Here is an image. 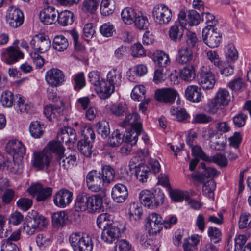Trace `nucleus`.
<instances>
[{"mask_svg": "<svg viewBox=\"0 0 251 251\" xmlns=\"http://www.w3.org/2000/svg\"><path fill=\"white\" fill-rule=\"evenodd\" d=\"M152 13L155 22L161 25L168 24L172 18L171 9L163 4H158L154 6Z\"/></svg>", "mask_w": 251, "mask_h": 251, "instance_id": "4", "label": "nucleus"}, {"mask_svg": "<svg viewBox=\"0 0 251 251\" xmlns=\"http://www.w3.org/2000/svg\"><path fill=\"white\" fill-rule=\"evenodd\" d=\"M133 22L135 25L139 29H146L149 25V22L147 18L143 16L141 13H138Z\"/></svg>", "mask_w": 251, "mask_h": 251, "instance_id": "58", "label": "nucleus"}, {"mask_svg": "<svg viewBox=\"0 0 251 251\" xmlns=\"http://www.w3.org/2000/svg\"><path fill=\"white\" fill-rule=\"evenodd\" d=\"M120 235L121 231L118 224L114 223L103 229L101 239L104 242L111 244L116 241Z\"/></svg>", "mask_w": 251, "mask_h": 251, "instance_id": "13", "label": "nucleus"}, {"mask_svg": "<svg viewBox=\"0 0 251 251\" xmlns=\"http://www.w3.org/2000/svg\"><path fill=\"white\" fill-rule=\"evenodd\" d=\"M123 141V135L120 133L119 129H116L109 137L108 143L110 146L115 147L119 146Z\"/></svg>", "mask_w": 251, "mask_h": 251, "instance_id": "53", "label": "nucleus"}, {"mask_svg": "<svg viewBox=\"0 0 251 251\" xmlns=\"http://www.w3.org/2000/svg\"><path fill=\"white\" fill-rule=\"evenodd\" d=\"M137 14L134 9L129 7L124 8L121 13L122 19L126 24L133 22Z\"/></svg>", "mask_w": 251, "mask_h": 251, "instance_id": "38", "label": "nucleus"}, {"mask_svg": "<svg viewBox=\"0 0 251 251\" xmlns=\"http://www.w3.org/2000/svg\"><path fill=\"white\" fill-rule=\"evenodd\" d=\"M54 7L48 6L44 8L40 13L39 18L40 21L44 25H51L56 20V13Z\"/></svg>", "mask_w": 251, "mask_h": 251, "instance_id": "20", "label": "nucleus"}, {"mask_svg": "<svg viewBox=\"0 0 251 251\" xmlns=\"http://www.w3.org/2000/svg\"><path fill=\"white\" fill-rule=\"evenodd\" d=\"M110 110L113 114L118 116H121L127 112L128 107L125 103H119L112 105Z\"/></svg>", "mask_w": 251, "mask_h": 251, "instance_id": "55", "label": "nucleus"}, {"mask_svg": "<svg viewBox=\"0 0 251 251\" xmlns=\"http://www.w3.org/2000/svg\"><path fill=\"white\" fill-rule=\"evenodd\" d=\"M186 99L194 103H198L201 100L202 96L200 88L196 85H190L185 90Z\"/></svg>", "mask_w": 251, "mask_h": 251, "instance_id": "21", "label": "nucleus"}, {"mask_svg": "<svg viewBox=\"0 0 251 251\" xmlns=\"http://www.w3.org/2000/svg\"><path fill=\"white\" fill-rule=\"evenodd\" d=\"M202 20L205 21L207 25L204 28H207L209 29H212L214 28V26L218 23V21L215 20V16L209 13L205 12L203 13L202 15Z\"/></svg>", "mask_w": 251, "mask_h": 251, "instance_id": "60", "label": "nucleus"}, {"mask_svg": "<svg viewBox=\"0 0 251 251\" xmlns=\"http://www.w3.org/2000/svg\"><path fill=\"white\" fill-rule=\"evenodd\" d=\"M92 143L88 142L86 140H80L78 143V150L86 157L90 156L92 154Z\"/></svg>", "mask_w": 251, "mask_h": 251, "instance_id": "52", "label": "nucleus"}, {"mask_svg": "<svg viewBox=\"0 0 251 251\" xmlns=\"http://www.w3.org/2000/svg\"><path fill=\"white\" fill-rule=\"evenodd\" d=\"M45 80L47 84L52 87L61 86L65 81L63 72L57 68L49 70L46 73Z\"/></svg>", "mask_w": 251, "mask_h": 251, "instance_id": "10", "label": "nucleus"}, {"mask_svg": "<svg viewBox=\"0 0 251 251\" xmlns=\"http://www.w3.org/2000/svg\"><path fill=\"white\" fill-rule=\"evenodd\" d=\"M95 89L99 97L102 99L109 98L115 90L114 87L107 80L102 79Z\"/></svg>", "mask_w": 251, "mask_h": 251, "instance_id": "19", "label": "nucleus"}, {"mask_svg": "<svg viewBox=\"0 0 251 251\" xmlns=\"http://www.w3.org/2000/svg\"><path fill=\"white\" fill-rule=\"evenodd\" d=\"M200 16L195 10H190L187 14L186 24L190 26L196 25L199 23Z\"/></svg>", "mask_w": 251, "mask_h": 251, "instance_id": "62", "label": "nucleus"}, {"mask_svg": "<svg viewBox=\"0 0 251 251\" xmlns=\"http://www.w3.org/2000/svg\"><path fill=\"white\" fill-rule=\"evenodd\" d=\"M115 174V171L111 166L109 165L103 166L101 172H100L101 181L104 183H110L114 179Z\"/></svg>", "mask_w": 251, "mask_h": 251, "instance_id": "29", "label": "nucleus"}, {"mask_svg": "<svg viewBox=\"0 0 251 251\" xmlns=\"http://www.w3.org/2000/svg\"><path fill=\"white\" fill-rule=\"evenodd\" d=\"M198 81L203 89H212L215 84V79L213 74L205 67H202L198 75Z\"/></svg>", "mask_w": 251, "mask_h": 251, "instance_id": "6", "label": "nucleus"}, {"mask_svg": "<svg viewBox=\"0 0 251 251\" xmlns=\"http://www.w3.org/2000/svg\"><path fill=\"white\" fill-rule=\"evenodd\" d=\"M103 204L102 198L100 195L89 196L88 198V212L94 213L99 211Z\"/></svg>", "mask_w": 251, "mask_h": 251, "instance_id": "24", "label": "nucleus"}, {"mask_svg": "<svg viewBox=\"0 0 251 251\" xmlns=\"http://www.w3.org/2000/svg\"><path fill=\"white\" fill-rule=\"evenodd\" d=\"M6 152L12 155L13 159L19 156L22 157L25 153V148L21 141L11 140L9 141L5 147Z\"/></svg>", "mask_w": 251, "mask_h": 251, "instance_id": "16", "label": "nucleus"}, {"mask_svg": "<svg viewBox=\"0 0 251 251\" xmlns=\"http://www.w3.org/2000/svg\"><path fill=\"white\" fill-rule=\"evenodd\" d=\"M85 193L79 194L76 199L75 207L77 211H87L88 212V198Z\"/></svg>", "mask_w": 251, "mask_h": 251, "instance_id": "28", "label": "nucleus"}, {"mask_svg": "<svg viewBox=\"0 0 251 251\" xmlns=\"http://www.w3.org/2000/svg\"><path fill=\"white\" fill-rule=\"evenodd\" d=\"M136 178L142 183L146 182L151 175V169L150 167L141 164L135 168Z\"/></svg>", "mask_w": 251, "mask_h": 251, "instance_id": "22", "label": "nucleus"}, {"mask_svg": "<svg viewBox=\"0 0 251 251\" xmlns=\"http://www.w3.org/2000/svg\"><path fill=\"white\" fill-rule=\"evenodd\" d=\"M81 132L82 136L83 137V139L81 140H86L88 142H94L95 135L94 131L90 126H84L81 129Z\"/></svg>", "mask_w": 251, "mask_h": 251, "instance_id": "56", "label": "nucleus"}, {"mask_svg": "<svg viewBox=\"0 0 251 251\" xmlns=\"http://www.w3.org/2000/svg\"><path fill=\"white\" fill-rule=\"evenodd\" d=\"M31 135L35 138H40L43 134V127L38 121L32 122L29 126Z\"/></svg>", "mask_w": 251, "mask_h": 251, "instance_id": "49", "label": "nucleus"}, {"mask_svg": "<svg viewBox=\"0 0 251 251\" xmlns=\"http://www.w3.org/2000/svg\"><path fill=\"white\" fill-rule=\"evenodd\" d=\"M170 112L171 115L176 117L179 122H183L189 118V114L186 112L184 108L178 109L177 108L172 107Z\"/></svg>", "mask_w": 251, "mask_h": 251, "instance_id": "47", "label": "nucleus"}, {"mask_svg": "<svg viewBox=\"0 0 251 251\" xmlns=\"http://www.w3.org/2000/svg\"><path fill=\"white\" fill-rule=\"evenodd\" d=\"M120 125L122 127L128 126L129 128L138 129H142V124L140 121L139 115L136 112L127 115L125 120L121 122Z\"/></svg>", "mask_w": 251, "mask_h": 251, "instance_id": "18", "label": "nucleus"}, {"mask_svg": "<svg viewBox=\"0 0 251 251\" xmlns=\"http://www.w3.org/2000/svg\"><path fill=\"white\" fill-rule=\"evenodd\" d=\"M53 159L52 153L45 148L42 151L35 152L31 160L32 166L38 170L48 169Z\"/></svg>", "mask_w": 251, "mask_h": 251, "instance_id": "3", "label": "nucleus"}, {"mask_svg": "<svg viewBox=\"0 0 251 251\" xmlns=\"http://www.w3.org/2000/svg\"><path fill=\"white\" fill-rule=\"evenodd\" d=\"M216 183L213 180H210L205 183L202 187V192L204 195L209 198L214 197L213 191L216 189Z\"/></svg>", "mask_w": 251, "mask_h": 251, "instance_id": "57", "label": "nucleus"}, {"mask_svg": "<svg viewBox=\"0 0 251 251\" xmlns=\"http://www.w3.org/2000/svg\"><path fill=\"white\" fill-rule=\"evenodd\" d=\"M97 133L103 138H106L110 134V128L108 123L106 121H101L96 125Z\"/></svg>", "mask_w": 251, "mask_h": 251, "instance_id": "51", "label": "nucleus"}, {"mask_svg": "<svg viewBox=\"0 0 251 251\" xmlns=\"http://www.w3.org/2000/svg\"><path fill=\"white\" fill-rule=\"evenodd\" d=\"M152 197H154L153 192L148 190H144L140 193L139 198L141 203L147 207L151 204L150 201L151 199H152Z\"/></svg>", "mask_w": 251, "mask_h": 251, "instance_id": "63", "label": "nucleus"}, {"mask_svg": "<svg viewBox=\"0 0 251 251\" xmlns=\"http://www.w3.org/2000/svg\"><path fill=\"white\" fill-rule=\"evenodd\" d=\"M57 161L60 166H62L65 169H68L74 166L76 161V157L75 154H71L67 156L66 154L64 153Z\"/></svg>", "mask_w": 251, "mask_h": 251, "instance_id": "33", "label": "nucleus"}, {"mask_svg": "<svg viewBox=\"0 0 251 251\" xmlns=\"http://www.w3.org/2000/svg\"><path fill=\"white\" fill-rule=\"evenodd\" d=\"M219 172L213 168H207L204 170L203 173L201 174H192V177L193 179L199 181L201 183H203V177L206 178H213L217 176Z\"/></svg>", "mask_w": 251, "mask_h": 251, "instance_id": "30", "label": "nucleus"}, {"mask_svg": "<svg viewBox=\"0 0 251 251\" xmlns=\"http://www.w3.org/2000/svg\"><path fill=\"white\" fill-rule=\"evenodd\" d=\"M17 110L21 113H30L33 108L31 104H28L25 102V99L20 95H16Z\"/></svg>", "mask_w": 251, "mask_h": 251, "instance_id": "44", "label": "nucleus"}, {"mask_svg": "<svg viewBox=\"0 0 251 251\" xmlns=\"http://www.w3.org/2000/svg\"><path fill=\"white\" fill-rule=\"evenodd\" d=\"M131 54L134 57H142L146 55V50L140 43H135L131 47Z\"/></svg>", "mask_w": 251, "mask_h": 251, "instance_id": "64", "label": "nucleus"}, {"mask_svg": "<svg viewBox=\"0 0 251 251\" xmlns=\"http://www.w3.org/2000/svg\"><path fill=\"white\" fill-rule=\"evenodd\" d=\"M153 195L154 197H152V199H151L150 201L151 204L147 206L149 208L154 209L157 208L162 204L164 202V195L162 192L155 191L153 193Z\"/></svg>", "mask_w": 251, "mask_h": 251, "instance_id": "45", "label": "nucleus"}, {"mask_svg": "<svg viewBox=\"0 0 251 251\" xmlns=\"http://www.w3.org/2000/svg\"><path fill=\"white\" fill-rule=\"evenodd\" d=\"M238 226L240 229L251 227V215L249 213H242L240 216Z\"/></svg>", "mask_w": 251, "mask_h": 251, "instance_id": "61", "label": "nucleus"}, {"mask_svg": "<svg viewBox=\"0 0 251 251\" xmlns=\"http://www.w3.org/2000/svg\"><path fill=\"white\" fill-rule=\"evenodd\" d=\"M69 242L74 251H92V240L88 235L81 236L80 233H73L69 237Z\"/></svg>", "mask_w": 251, "mask_h": 251, "instance_id": "2", "label": "nucleus"}, {"mask_svg": "<svg viewBox=\"0 0 251 251\" xmlns=\"http://www.w3.org/2000/svg\"><path fill=\"white\" fill-rule=\"evenodd\" d=\"M111 195L114 201L118 203L124 202L128 196L126 187L122 184H116L112 189Z\"/></svg>", "mask_w": 251, "mask_h": 251, "instance_id": "17", "label": "nucleus"}, {"mask_svg": "<svg viewBox=\"0 0 251 251\" xmlns=\"http://www.w3.org/2000/svg\"><path fill=\"white\" fill-rule=\"evenodd\" d=\"M24 57V54L18 46H9L1 54V60L8 65L14 64Z\"/></svg>", "mask_w": 251, "mask_h": 251, "instance_id": "5", "label": "nucleus"}, {"mask_svg": "<svg viewBox=\"0 0 251 251\" xmlns=\"http://www.w3.org/2000/svg\"><path fill=\"white\" fill-rule=\"evenodd\" d=\"M145 88L143 85L136 86L132 91L131 97L134 100L142 101L145 98Z\"/></svg>", "mask_w": 251, "mask_h": 251, "instance_id": "50", "label": "nucleus"}, {"mask_svg": "<svg viewBox=\"0 0 251 251\" xmlns=\"http://www.w3.org/2000/svg\"><path fill=\"white\" fill-rule=\"evenodd\" d=\"M48 145L50 149L49 151H50L51 153L52 152L55 154L56 160L59 158L60 159L62 155H63L65 151V148L62 146L61 142L59 141H53L49 143Z\"/></svg>", "mask_w": 251, "mask_h": 251, "instance_id": "40", "label": "nucleus"}, {"mask_svg": "<svg viewBox=\"0 0 251 251\" xmlns=\"http://www.w3.org/2000/svg\"><path fill=\"white\" fill-rule=\"evenodd\" d=\"M200 242V236L194 234L184 240L182 245L184 251H196Z\"/></svg>", "mask_w": 251, "mask_h": 251, "instance_id": "26", "label": "nucleus"}, {"mask_svg": "<svg viewBox=\"0 0 251 251\" xmlns=\"http://www.w3.org/2000/svg\"><path fill=\"white\" fill-rule=\"evenodd\" d=\"M73 200V193L66 189L59 190L54 196L53 202L55 205L60 208L68 205Z\"/></svg>", "mask_w": 251, "mask_h": 251, "instance_id": "15", "label": "nucleus"}, {"mask_svg": "<svg viewBox=\"0 0 251 251\" xmlns=\"http://www.w3.org/2000/svg\"><path fill=\"white\" fill-rule=\"evenodd\" d=\"M68 219L67 215L64 211L54 213L52 216V225L55 227L63 226Z\"/></svg>", "mask_w": 251, "mask_h": 251, "instance_id": "39", "label": "nucleus"}, {"mask_svg": "<svg viewBox=\"0 0 251 251\" xmlns=\"http://www.w3.org/2000/svg\"><path fill=\"white\" fill-rule=\"evenodd\" d=\"M163 220L161 216L156 213L149 215L146 223V228L150 234L156 235L162 229Z\"/></svg>", "mask_w": 251, "mask_h": 251, "instance_id": "8", "label": "nucleus"}, {"mask_svg": "<svg viewBox=\"0 0 251 251\" xmlns=\"http://www.w3.org/2000/svg\"><path fill=\"white\" fill-rule=\"evenodd\" d=\"M143 213L142 208L139 206L137 203L132 202L130 204L129 208V214L130 218L135 220L140 219Z\"/></svg>", "mask_w": 251, "mask_h": 251, "instance_id": "54", "label": "nucleus"}, {"mask_svg": "<svg viewBox=\"0 0 251 251\" xmlns=\"http://www.w3.org/2000/svg\"><path fill=\"white\" fill-rule=\"evenodd\" d=\"M69 46L68 39L63 35L55 36L53 41L54 49L58 51H63Z\"/></svg>", "mask_w": 251, "mask_h": 251, "instance_id": "36", "label": "nucleus"}, {"mask_svg": "<svg viewBox=\"0 0 251 251\" xmlns=\"http://www.w3.org/2000/svg\"><path fill=\"white\" fill-rule=\"evenodd\" d=\"M30 44L34 51L40 53L46 52L51 46L50 41L43 34L35 35L31 40Z\"/></svg>", "mask_w": 251, "mask_h": 251, "instance_id": "9", "label": "nucleus"}, {"mask_svg": "<svg viewBox=\"0 0 251 251\" xmlns=\"http://www.w3.org/2000/svg\"><path fill=\"white\" fill-rule=\"evenodd\" d=\"M153 57L155 62L161 67H165L170 63L168 55L163 51L157 50Z\"/></svg>", "mask_w": 251, "mask_h": 251, "instance_id": "41", "label": "nucleus"}, {"mask_svg": "<svg viewBox=\"0 0 251 251\" xmlns=\"http://www.w3.org/2000/svg\"><path fill=\"white\" fill-rule=\"evenodd\" d=\"M6 20L11 27L18 28L23 23L24 20L23 13L19 8L11 6L7 11Z\"/></svg>", "mask_w": 251, "mask_h": 251, "instance_id": "7", "label": "nucleus"}, {"mask_svg": "<svg viewBox=\"0 0 251 251\" xmlns=\"http://www.w3.org/2000/svg\"><path fill=\"white\" fill-rule=\"evenodd\" d=\"M115 9V2L113 0H102L100 6V13L103 16L112 14Z\"/></svg>", "mask_w": 251, "mask_h": 251, "instance_id": "35", "label": "nucleus"}, {"mask_svg": "<svg viewBox=\"0 0 251 251\" xmlns=\"http://www.w3.org/2000/svg\"><path fill=\"white\" fill-rule=\"evenodd\" d=\"M44 113L49 121H54L62 114L63 110L58 106L49 105L45 107Z\"/></svg>", "mask_w": 251, "mask_h": 251, "instance_id": "25", "label": "nucleus"}, {"mask_svg": "<svg viewBox=\"0 0 251 251\" xmlns=\"http://www.w3.org/2000/svg\"><path fill=\"white\" fill-rule=\"evenodd\" d=\"M231 97L229 92L225 89H220L217 92L215 99L222 105H226L231 100Z\"/></svg>", "mask_w": 251, "mask_h": 251, "instance_id": "42", "label": "nucleus"}, {"mask_svg": "<svg viewBox=\"0 0 251 251\" xmlns=\"http://www.w3.org/2000/svg\"><path fill=\"white\" fill-rule=\"evenodd\" d=\"M142 129L129 128L126 129V132L123 135L125 142L131 145H135L138 140V137L141 133Z\"/></svg>", "mask_w": 251, "mask_h": 251, "instance_id": "27", "label": "nucleus"}, {"mask_svg": "<svg viewBox=\"0 0 251 251\" xmlns=\"http://www.w3.org/2000/svg\"><path fill=\"white\" fill-rule=\"evenodd\" d=\"M17 100L16 95L9 91L3 92L0 97V102L2 105L5 107H11L13 105L14 101Z\"/></svg>", "mask_w": 251, "mask_h": 251, "instance_id": "37", "label": "nucleus"}, {"mask_svg": "<svg viewBox=\"0 0 251 251\" xmlns=\"http://www.w3.org/2000/svg\"><path fill=\"white\" fill-rule=\"evenodd\" d=\"M178 96L177 92L170 88L158 89L155 94L157 101L169 104L173 103Z\"/></svg>", "mask_w": 251, "mask_h": 251, "instance_id": "14", "label": "nucleus"}, {"mask_svg": "<svg viewBox=\"0 0 251 251\" xmlns=\"http://www.w3.org/2000/svg\"><path fill=\"white\" fill-rule=\"evenodd\" d=\"M177 60L179 64H184L191 62L193 58L192 50L189 47H182L177 52Z\"/></svg>", "mask_w": 251, "mask_h": 251, "instance_id": "23", "label": "nucleus"}, {"mask_svg": "<svg viewBox=\"0 0 251 251\" xmlns=\"http://www.w3.org/2000/svg\"><path fill=\"white\" fill-rule=\"evenodd\" d=\"M225 56L228 62H234L238 59V51L233 44H229L226 47Z\"/></svg>", "mask_w": 251, "mask_h": 251, "instance_id": "43", "label": "nucleus"}, {"mask_svg": "<svg viewBox=\"0 0 251 251\" xmlns=\"http://www.w3.org/2000/svg\"><path fill=\"white\" fill-rule=\"evenodd\" d=\"M29 219L23 224V231L28 235H32L39 229L42 230L48 225L46 218L36 211L32 210Z\"/></svg>", "mask_w": 251, "mask_h": 251, "instance_id": "1", "label": "nucleus"}, {"mask_svg": "<svg viewBox=\"0 0 251 251\" xmlns=\"http://www.w3.org/2000/svg\"><path fill=\"white\" fill-rule=\"evenodd\" d=\"M183 26L181 25H175L170 27L168 34L172 40L177 42L181 40L184 33Z\"/></svg>", "mask_w": 251, "mask_h": 251, "instance_id": "34", "label": "nucleus"}, {"mask_svg": "<svg viewBox=\"0 0 251 251\" xmlns=\"http://www.w3.org/2000/svg\"><path fill=\"white\" fill-rule=\"evenodd\" d=\"M202 37L204 42L210 48L218 47L221 39V35L217 32V28L209 29L204 28L202 32Z\"/></svg>", "mask_w": 251, "mask_h": 251, "instance_id": "11", "label": "nucleus"}, {"mask_svg": "<svg viewBox=\"0 0 251 251\" xmlns=\"http://www.w3.org/2000/svg\"><path fill=\"white\" fill-rule=\"evenodd\" d=\"M113 223L111 216L106 213L100 214L97 218V224L100 228H104Z\"/></svg>", "mask_w": 251, "mask_h": 251, "instance_id": "48", "label": "nucleus"}, {"mask_svg": "<svg viewBox=\"0 0 251 251\" xmlns=\"http://www.w3.org/2000/svg\"><path fill=\"white\" fill-rule=\"evenodd\" d=\"M29 193L33 196H36L37 201H44L50 197L52 193L50 187H44L41 184L36 183L31 186L28 189Z\"/></svg>", "mask_w": 251, "mask_h": 251, "instance_id": "12", "label": "nucleus"}, {"mask_svg": "<svg viewBox=\"0 0 251 251\" xmlns=\"http://www.w3.org/2000/svg\"><path fill=\"white\" fill-rule=\"evenodd\" d=\"M195 71L192 65L184 67L180 73V76L182 79L186 81H191L195 77Z\"/></svg>", "mask_w": 251, "mask_h": 251, "instance_id": "46", "label": "nucleus"}, {"mask_svg": "<svg viewBox=\"0 0 251 251\" xmlns=\"http://www.w3.org/2000/svg\"><path fill=\"white\" fill-rule=\"evenodd\" d=\"M98 3L96 0H84L82 9L84 12L94 13L97 9Z\"/></svg>", "mask_w": 251, "mask_h": 251, "instance_id": "59", "label": "nucleus"}, {"mask_svg": "<svg viewBox=\"0 0 251 251\" xmlns=\"http://www.w3.org/2000/svg\"><path fill=\"white\" fill-rule=\"evenodd\" d=\"M57 21L61 26L70 25L74 22V14L68 10L61 12L58 13Z\"/></svg>", "mask_w": 251, "mask_h": 251, "instance_id": "32", "label": "nucleus"}, {"mask_svg": "<svg viewBox=\"0 0 251 251\" xmlns=\"http://www.w3.org/2000/svg\"><path fill=\"white\" fill-rule=\"evenodd\" d=\"M107 80L115 88L119 86L122 83L121 72L116 69H112L107 74Z\"/></svg>", "mask_w": 251, "mask_h": 251, "instance_id": "31", "label": "nucleus"}]
</instances>
